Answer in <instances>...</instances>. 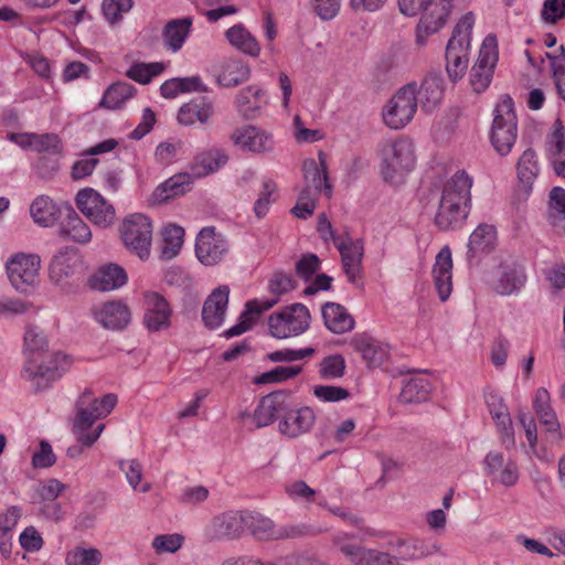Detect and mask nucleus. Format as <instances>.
I'll list each match as a JSON object with an SVG mask.
<instances>
[{
  "instance_id": "obj_38",
  "label": "nucleus",
  "mask_w": 565,
  "mask_h": 565,
  "mask_svg": "<svg viewBox=\"0 0 565 565\" xmlns=\"http://www.w3.org/2000/svg\"><path fill=\"white\" fill-rule=\"evenodd\" d=\"M212 115V103L205 98H195L180 107L178 122L183 126H193L196 122L205 125Z\"/></svg>"
},
{
  "instance_id": "obj_46",
  "label": "nucleus",
  "mask_w": 565,
  "mask_h": 565,
  "mask_svg": "<svg viewBox=\"0 0 565 565\" xmlns=\"http://www.w3.org/2000/svg\"><path fill=\"white\" fill-rule=\"evenodd\" d=\"M246 529L257 540L277 541L278 525L271 519L260 513H247Z\"/></svg>"
},
{
  "instance_id": "obj_55",
  "label": "nucleus",
  "mask_w": 565,
  "mask_h": 565,
  "mask_svg": "<svg viewBox=\"0 0 565 565\" xmlns=\"http://www.w3.org/2000/svg\"><path fill=\"white\" fill-rule=\"evenodd\" d=\"M301 366L292 365V366H277L268 372L260 374L256 383L258 384H268V383H280L286 380L292 379L297 376L301 372Z\"/></svg>"
},
{
  "instance_id": "obj_41",
  "label": "nucleus",
  "mask_w": 565,
  "mask_h": 565,
  "mask_svg": "<svg viewBox=\"0 0 565 565\" xmlns=\"http://www.w3.org/2000/svg\"><path fill=\"white\" fill-rule=\"evenodd\" d=\"M227 162V157L218 150L206 151L198 154L190 168V175L194 178H203L223 167Z\"/></svg>"
},
{
  "instance_id": "obj_45",
  "label": "nucleus",
  "mask_w": 565,
  "mask_h": 565,
  "mask_svg": "<svg viewBox=\"0 0 565 565\" xmlns=\"http://www.w3.org/2000/svg\"><path fill=\"white\" fill-rule=\"evenodd\" d=\"M250 75L249 66L241 60H228L217 76V82L224 87H235L247 81Z\"/></svg>"
},
{
  "instance_id": "obj_18",
  "label": "nucleus",
  "mask_w": 565,
  "mask_h": 565,
  "mask_svg": "<svg viewBox=\"0 0 565 565\" xmlns=\"http://www.w3.org/2000/svg\"><path fill=\"white\" fill-rule=\"evenodd\" d=\"M533 409L545 431L550 434L552 443H561L565 439V429L563 430L557 419L556 413L551 406V396L546 388L540 387L535 392L533 399Z\"/></svg>"
},
{
  "instance_id": "obj_9",
  "label": "nucleus",
  "mask_w": 565,
  "mask_h": 565,
  "mask_svg": "<svg viewBox=\"0 0 565 565\" xmlns=\"http://www.w3.org/2000/svg\"><path fill=\"white\" fill-rule=\"evenodd\" d=\"M41 259L36 254L17 253L6 264L10 282L15 290L25 292L39 277Z\"/></svg>"
},
{
  "instance_id": "obj_52",
  "label": "nucleus",
  "mask_w": 565,
  "mask_h": 565,
  "mask_svg": "<svg viewBox=\"0 0 565 565\" xmlns=\"http://www.w3.org/2000/svg\"><path fill=\"white\" fill-rule=\"evenodd\" d=\"M546 153L551 160L556 158H563L565 156V129L561 120H555L553 125V131L547 136L546 139Z\"/></svg>"
},
{
  "instance_id": "obj_10",
  "label": "nucleus",
  "mask_w": 565,
  "mask_h": 565,
  "mask_svg": "<svg viewBox=\"0 0 565 565\" xmlns=\"http://www.w3.org/2000/svg\"><path fill=\"white\" fill-rule=\"evenodd\" d=\"M452 9V0H426L416 28V42L425 45L429 35L438 32L447 22Z\"/></svg>"
},
{
  "instance_id": "obj_39",
  "label": "nucleus",
  "mask_w": 565,
  "mask_h": 565,
  "mask_svg": "<svg viewBox=\"0 0 565 565\" xmlns=\"http://www.w3.org/2000/svg\"><path fill=\"white\" fill-rule=\"evenodd\" d=\"M192 178L189 173H179L160 183L152 193L156 203H164L173 198L185 194L192 185Z\"/></svg>"
},
{
  "instance_id": "obj_59",
  "label": "nucleus",
  "mask_w": 565,
  "mask_h": 565,
  "mask_svg": "<svg viewBox=\"0 0 565 565\" xmlns=\"http://www.w3.org/2000/svg\"><path fill=\"white\" fill-rule=\"evenodd\" d=\"M33 150L40 153L47 152L52 154H60L62 151L61 140L54 134H33Z\"/></svg>"
},
{
  "instance_id": "obj_53",
  "label": "nucleus",
  "mask_w": 565,
  "mask_h": 565,
  "mask_svg": "<svg viewBox=\"0 0 565 565\" xmlns=\"http://www.w3.org/2000/svg\"><path fill=\"white\" fill-rule=\"evenodd\" d=\"M498 62V42L492 34L486 36L479 51L476 66L493 71Z\"/></svg>"
},
{
  "instance_id": "obj_24",
  "label": "nucleus",
  "mask_w": 565,
  "mask_h": 565,
  "mask_svg": "<svg viewBox=\"0 0 565 565\" xmlns=\"http://www.w3.org/2000/svg\"><path fill=\"white\" fill-rule=\"evenodd\" d=\"M94 318L105 329L118 331L130 323L131 312L125 302L109 301L94 311Z\"/></svg>"
},
{
  "instance_id": "obj_21",
  "label": "nucleus",
  "mask_w": 565,
  "mask_h": 565,
  "mask_svg": "<svg viewBox=\"0 0 565 565\" xmlns=\"http://www.w3.org/2000/svg\"><path fill=\"white\" fill-rule=\"evenodd\" d=\"M486 402L489 412L494 419L498 430L500 433L501 444L505 449L515 447L514 429L507 405L503 403L502 397L497 394L490 393L486 396Z\"/></svg>"
},
{
  "instance_id": "obj_33",
  "label": "nucleus",
  "mask_w": 565,
  "mask_h": 565,
  "mask_svg": "<svg viewBox=\"0 0 565 565\" xmlns=\"http://www.w3.org/2000/svg\"><path fill=\"white\" fill-rule=\"evenodd\" d=\"M192 24L191 17L168 21L162 29L163 46L172 53L179 52L191 33Z\"/></svg>"
},
{
  "instance_id": "obj_7",
  "label": "nucleus",
  "mask_w": 565,
  "mask_h": 565,
  "mask_svg": "<svg viewBox=\"0 0 565 565\" xmlns=\"http://www.w3.org/2000/svg\"><path fill=\"white\" fill-rule=\"evenodd\" d=\"M311 316L302 303H292L268 318L269 332L274 338L297 337L308 330Z\"/></svg>"
},
{
  "instance_id": "obj_60",
  "label": "nucleus",
  "mask_w": 565,
  "mask_h": 565,
  "mask_svg": "<svg viewBox=\"0 0 565 565\" xmlns=\"http://www.w3.org/2000/svg\"><path fill=\"white\" fill-rule=\"evenodd\" d=\"M320 268V259L316 254H305L296 263V275L305 281H308Z\"/></svg>"
},
{
  "instance_id": "obj_64",
  "label": "nucleus",
  "mask_w": 565,
  "mask_h": 565,
  "mask_svg": "<svg viewBox=\"0 0 565 565\" xmlns=\"http://www.w3.org/2000/svg\"><path fill=\"white\" fill-rule=\"evenodd\" d=\"M541 15L545 22L550 23L565 18V0H545Z\"/></svg>"
},
{
  "instance_id": "obj_35",
  "label": "nucleus",
  "mask_w": 565,
  "mask_h": 565,
  "mask_svg": "<svg viewBox=\"0 0 565 565\" xmlns=\"http://www.w3.org/2000/svg\"><path fill=\"white\" fill-rule=\"evenodd\" d=\"M321 313L326 328L334 334L349 332L355 326L353 317L339 303L327 302L322 306Z\"/></svg>"
},
{
  "instance_id": "obj_42",
  "label": "nucleus",
  "mask_w": 565,
  "mask_h": 565,
  "mask_svg": "<svg viewBox=\"0 0 565 565\" xmlns=\"http://www.w3.org/2000/svg\"><path fill=\"white\" fill-rule=\"evenodd\" d=\"M226 39L232 46L238 51L252 56L257 57L260 53V45L256 38L242 24H236L230 28L226 33Z\"/></svg>"
},
{
  "instance_id": "obj_25",
  "label": "nucleus",
  "mask_w": 565,
  "mask_h": 565,
  "mask_svg": "<svg viewBox=\"0 0 565 565\" xmlns=\"http://www.w3.org/2000/svg\"><path fill=\"white\" fill-rule=\"evenodd\" d=\"M82 262L77 250L72 247H64L57 252L50 264V278L55 284L73 277L81 269Z\"/></svg>"
},
{
  "instance_id": "obj_50",
  "label": "nucleus",
  "mask_w": 565,
  "mask_h": 565,
  "mask_svg": "<svg viewBox=\"0 0 565 565\" xmlns=\"http://www.w3.org/2000/svg\"><path fill=\"white\" fill-rule=\"evenodd\" d=\"M326 530L307 523L278 525V540H294L316 536Z\"/></svg>"
},
{
  "instance_id": "obj_31",
  "label": "nucleus",
  "mask_w": 565,
  "mask_h": 565,
  "mask_svg": "<svg viewBox=\"0 0 565 565\" xmlns=\"http://www.w3.org/2000/svg\"><path fill=\"white\" fill-rule=\"evenodd\" d=\"M351 345L361 353L370 366H380L388 354L387 347L367 333H356L351 340Z\"/></svg>"
},
{
  "instance_id": "obj_14",
  "label": "nucleus",
  "mask_w": 565,
  "mask_h": 565,
  "mask_svg": "<svg viewBox=\"0 0 565 565\" xmlns=\"http://www.w3.org/2000/svg\"><path fill=\"white\" fill-rule=\"evenodd\" d=\"M143 326L149 332H160L171 327L172 308L168 300L156 291L143 292Z\"/></svg>"
},
{
  "instance_id": "obj_32",
  "label": "nucleus",
  "mask_w": 565,
  "mask_h": 565,
  "mask_svg": "<svg viewBox=\"0 0 565 565\" xmlns=\"http://www.w3.org/2000/svg\"><path fill=\"white\" fill-rule=\"evenodd\" d=\"M285 411L286 397L280 393H273L260 399L252 415V420L257 428L266 427Z\"/></svg>"
},
{
  "instance_id": "obj_20",
  "label": "nucleus",
  "mask_w": 565,
  "mask_h": 565,
  "mask_svg": "<svg viewBox=\"0 0 565 565\" xmlns=\"http://www.w3.org/2000/svg\"><path fill=\"white\" fill-rule=\"evenodd\" d=\"M230 297V288L222 285L215 288L204 301L202 321L211 330L220 328L225 319Z\"/></svg>"
},
{
  "instance_id": "obj_22",
  "label": "nucleus",
  "mask_w": 565,
  "mask_h": 565,
  "mask_svg": "<svg viewBox=\"0 0 565 565\" xmlns=\"http://www.w3.org/2000/svg\"><path fill=\"white\" fill-rule=\"evenodd\" d=\"M316 422V414L310 407H300L284 412L279 422V430L289 438L308 433Z\"/></svg>"
},
{
  "instance_id": "obj_56",
  "label": "nucleus",
  "mask_w": 565,
  "mask_h": 565,
  "mask_svg": "<svg viewBox=\"0 0 565 565\" xmlns=\"http://www.w3.org/2000/svg\"><path fill=\"white\" fill-rule=\"evenodd\" d=\"M132 6V0H104L102 10L105 19L114 24L121 19L124 13L130 11Z\"/></svg>"
},
{
  "instance_id": "obj_30",
  "label": "nucleus",
  "mask_w": 565,
  "mask_h": 565,
  "mask_svg": "<svg viewBox=\"0 0 565 565\" xmlns=\"http://www.w3.org/2000/svg\"><path fill=\"white\" fill-rule=\"evenodd\" d=\"M525 281L526 275L523 266L516 263H503L499 267L494 290L502 296H508L520 290Z\"/></svg>"
},
{
  "instance_id": "obj_5",
  "label": "nucleus",
  "mask_w": 565,
  "mask_h": 565,
  "mask_svg": "<svg viewBox=\"0 0 565 565\" xmlns=\"http://www.w3.org/2000/svg\"><path fill=\"white\" fill-rule=\"evenodd\" d=\"M490 140L501 156H507L518 137V119L511 96L503 95L494 108Z\"/></svg>"
},
{
  "instance_id": "obj_6",
  "label": "nucleus",
  "mask_w": 565,
  "mask_h": 565,
  "mask_svg": "<svg viewBox=\"0 0 565 565\" xmlns=\"http://www.w3.org/2000/svg\"><path fill=\"white\" fill-rule=\"evenodd\" d=\"M417 106V86L415 83L406 84L384 106L383 120L392 129L404 128L414 118Z\"/></svg>"
},
{
  "instance_id": "obj_51",
  "label": "nucleus",
  "mask_w": 565,
  "mask_h": 565,
  "mask_svg": "<svg viewBox=\"0 0 565 565\" xmlns=\"http://www.w3.org/2000/svg\"><path fill=\"white\" fill-rule=\"evenodd\" d=\"M518 178L524 184H531L539 172L536 153L533 149H526L516 164Z\"/></svg>"
},
{
  "instance_id": "obj_11",
  "label": "nucleus",
  "mask_w": 565,
  "mask_h": 565,
  "mask_svg": "<svg viewBox=\"0 0 565 565\" xmlns=\"http://www.w3.org/2000/svg\"><path fill=\"white\" fill-rule=\"evenodd\" d=\"M71 360L67 355L57 352L52 359L38 366L32 365L29 360L22 371V377L30 381L35 390L42 391L47 388L53 382L58 380L62 374L70 367Z\"/></svg>"
},
{
  "instance_id": "obj_13",
  "label": "nucleus",
  "mask_w": 565,
  "mask_h": 565,
  "mask_svg": "<svg viewBox=\"0 0 565 565\" xmlns=\"http://www.w3.org/2000/svg\"><path fill=\"white\" fill-rule=\"evenodd\" d=\"M230 250L227 239L214 227L202 228L195 242V255L205 266H214L221 263Z\"/></svg>"
},
{
  "instance_id": "obj_61",
  "label": "nucleus",
  "mask_w": 565,
  "mask_h": 565,
  "mask_svg": "<svg viewBox=\"0 0 565 565\" xmlns=\"http://www.w3.org/2000/svg\"><path fill=\"white\" fill-rule=\"evenodd\" d=\"M315 353L313 348H303L299 350L282 349L270 352L267 354V359L274 363L279 362H294L311 356Z\"/></svg>"
},
{
  "instance_id": "obj_34",
  "label": "nucleus",
  "mask_w": 565,
  "mask_h": 565,
  "mask_svg": "<svg viewBox=\"0 0 565 565\" xmlns=\"http://www.w3.org/2000/svg\"><path fill=\"white\" fill-rule=\"evenodd\" d=\"M444 97V78L440 74L430 73L422 82L417 88V104L422 109L429 113L434 110Z\"/></svg>"
},
{
  "instance_id": "obj_26",
  "label": "nucleus",
  "mask_w": 565,
  "mask_h": 565,
  "mask_svg": "<svg viewBox=\"0 0 565 565\" xmlns=\"http://www.w3.org/2000/svg\"><path fill=\"white\" fill-rule=\"evenodd\" d=\"M247 514L237 511H228L215 516L210 525L213 539H236L246 527Z\"/></svg>"
},
{
  "instance_id": "obj_8",
  "label": "nucleus",
  "mask_w": 565,
  "mask_h": 565,
  "mask_svg": "<svg viewBox=\"0 0 565 565\" xmlns=\"http://www.w3.org/2000/svg\"><path fill=\"white\" fill-rule=\"evenodd\" d=\"M120 237L125 246L141 259L150 255L152 241V223L143 214L135 213L124 218L119 226Z\"/></svg>"
},
{
  "instance_id": "obj_47",
  "label": "nucleus",
  "mask_w": 565,
  "mask_h": 565,
  "mask_svg": "<svg viewBox=\"0 0 565 565\" xmlns=\"http://www.w3.org/2000/svg\"><path fill=\"white\" fill-rule=\"evenodd\" d=\"M397 545L401 548V558L404 561L425 558L433 554L440 553V545L436 543H428L420 539L399 541Z\"/></svg>"
},
{
  "instance_id": "obj_27",
  "label": "nucleus",
  "mask_w": 565,
  "mask_h": 565,
  "mask_svg": "<svg viewBox=\"0 0 565 565\" xmlns=\"http://www.w3.org/2000/svg\"><path fill=\"white\" fill-rule=\"evenodd\" d=\"M127 282V274L117 264H108L99 267L88 279V285L97 291H111L122 287Z\"/></svg>"
},
{
  "instance_id": "obj_57",
  "label": "nucleus",
  "mask_w": 565,
  "mask_h": 565,
  "mask_svg": "<svg viewBox=\"0 0 565 565\" xmlns=\"http://www.w3.org/2000/svg\"><path fill=\"white\" fill-rule=\"evenodd\" d=\"M184 537L181 534H160L154 536L151 546L158 553H175L183 544Z\"/></svg>"
},
{
  "instance_id": "obj_40",
  "label": "nucleus",
  "mask_w": 565,
  "mask_h": 565,
  "mask_svg": "<svg viewBox=\"0 0 565 565\" xmlns=\"http://www.w3.org/2000/svg\"><path fill=\"white\" fill-rule=\"evenodd\" d=\"M430 392L431 384L429 380L422 374H417L404 381L399 401L405 404L423 403L428 399Z\"/></svg>"
},
{
  "instance_id": "obj_23",
  "label": "nucleus",
  "mask_w": 565,
  "mask_h": 565,
  "mask_svg": "<svg viewBox=\"0 0 565 565\" xmlns=\"http://www.w3.org/2000/svg\"><path fill=\"white\" fill-rule=\"evenodd\" d=\"M433 278L439 299L446 301L452 291V258L448 246H444L436 256Z\"/></svg>"
},
{
  "instance_id": "obj_17",
  "label": "nucleus",
  "mask_w": 565,
  "mask_h": 565,
  "mask_svg": "<svg viewBox=\"0 0 565 565\" xmlns=\"http://www.w3.org/2000/svg\"><path fill=\"white\" fill-rule=\"evenodd\" d=\"M318 162L315 159H307L303 161L302 171L305 188L302 191H308L316 195L323 191L326 196L330 199L332 196V185L329 182L326 153L320 151L318 153Z\"/></svg>"
},
{
  "instance_id": "obj_63",
  "label": "nucleus",
  "mask_w": 565,
  "mask_h": 565,
  "mask_svg": "<svg viewBox=\"0 0 565 565\" xmlns=\"http://www.w3.org/2000/svg\"><path fill=\"white\" fill-rule=\"evenodd\" d=\"M345 362L342 355L334 354L326 358L321 363L320 373L326 379H335L343 375Z\"/></svg>"
},
{
  "instance_id": "obj_29",
  "label": "nucleus",
  "mask_w": 565,
  "mask_h": 565,
  "mask_svg": "<svg viewBox=\"0 0 565 565\" xmlns=\"http://www.w3.org/2000/svg\"><path fill=\"white\" fill-rule=\"evenodd\" d=\"M64 218L60 224L61 236L73 242L84 244L92 239L89 226L78 216L73 206L63 203Z\"/></svg>"
},
{
  "instance_id": "obj_36",
  "label": "nucleus",
  "mask_w": 565,
  "mask_h": 565,
  "mask_svg": "<svg viewBox=\"0 0 565 565\" xmlns=\"http://www.w3.org/2000/svg\"><path fill=\"white\" fill-rule=\"evenodd\" d=\"M64 214L63 203L57 205L50 196L39 195L30 205V215L34 223L49 227Z\"/></svg>"
},
{
  "instance_id": "obj_15",
  "label": "nucleus",
  "mask_w": 565,
  "mask_h": 565,
  "mask_svg": "<svg viewBox=\"0 0 565 565\" xmlns=\"http://www.w3.org/2000/svg\"><path fill=\"white\" fill-rule=\"evenodd\" d=\"M335 247L341 255L343 270L348 280L358 285L362 275V260L364 257V244L360 238H352L348 234L340 235L335 239Z\"/></svg>"
},
{
  "instance_id": "obj_54",
  "label": "nucleus",
  "mask_w": 565,
  "mask_h": 565,
  "mask_svg": "<svg viewBox=\"0 0 565 565\" xmlns=\"http://www.w3.org/2000/svg\"><path fill=\"white\" fill-rule=\"evenodd\" d=\"M102 553L97 548L76 547L66 555L67 565H99Z\"/></svg>"
},
{
  "instance_id": "obj_48",
  "label": "nucleus",
  "mask_w": 565,
  "mask_h": 565,
  "mask_svg": "<svg viewBox=\"0 0 565 565\" xmlns=\"http://www.w3.org/2000/svg\"><path fill=\"white\" fill-rule=\"evenodd\" d=\"M161 235V258L167 260L174 258L183 245L184 230L171 224L163 227Z\"/></svg>"
},
{
  "instance_id": "obj_1",
  "label": "nucleus",
  "mask_w": 565,
  "mask_h": 565,
  "mask_svg": "<svg viewBox=\"0 0 565 565\" xmlns=\"http://www.w3.org/2000/svg\"><path fill=\"white\" fill-rule=\"evenodd\" d=\"M473 179L465 170H458L443 184L435 225L441 231L460 228L471 205Z\"/></svg>"
},
{
  "instance_id": "obj_2",
  "label": "nucleus",
  "mask_w": 565,
  "mask_h": 565,
  "mask_svg": "<svg viewBox=\"0 0 565 565\" xmlns=\"http://www.w3.org/2000/svg\"><path fill=\"white\" fill-rule=\"evenodd\" d=\"M380 156L381 174L385 182L394 185L404 182L416 162L414 143L407 137L384 142Z\"/></svg>"
},
{
  "instance_id": "obj_3",
  "label": "nucleus",
  "mask_w": 565,
  "mask_h": 565,
  "mask_svg": "<svg viewBox=\"0 0 565 565\" xmlns=\"http://www.w3.org/2000/svg\"><path fill=\"white\" fill-rule=\"evenodd\" d=\"M117 401V395L111 393L106 394L103 396L104 405H102L100 408H95V406H88L89 390L83 392L76 403V417L73 427L79 444H83L85 447H90L96 443L105 429V424H99L94 431H88V429L97 419L107 417L116 406Z\"/></svg>"
},
{
  "instance_id": "obj_49",
  "label": "nucleus",
  "mask_w": 565,
  "mask_h": 565,
  "mask_svg": "<svg viewBox=\"0 0 565 565\" xmlns=\"http://www.w3.org/2000/svg\"><path fill=\"white\" fill-rule=\"evenodd\" d=\"M164 70L163 63H135L126 72V76L139 84H148Z\"/></svg>"
},
{
  "instance_id": "obj_28",
  "label": "nucleus",
  "mask_w": 565,
  "mask_h": 565,
  "mask_svg": "<svg viewBox=\"0 0 565 565\" xmlns=\"http://www.w3.org/2000/svg\"><path fill=\"white\" fill-rule=\"evenodd\" d=\"M494 226L480 224L470 235L468 242L467 259L470 264L479 262L481 256L490 253L495 243Z\"/></svg>"
},
{
  "instance_id": "obj_58",
  "label": "nucleus",
  "mask_w": 565,
  "mask_h": 565,
  "mask_svg": "<svg viewBox=\"0 0 565 565\" xmlns=\"http://www.w3.org/2000/svg\"><path fill=\"white\" fill-rule=\"evenodd\" d=\"M47 347V340L41 330L33 326L26 328L24 333V348L26 354L31 355L33 353L43 352Z\"/></svg>"
},
{
  "instance_id": "obj_19",
  "label": "nucleus",
  "mask_w": 565,
  "mask_h": 565,
  "mask_svg": "<svg viewBox=\"0 0 565 565\" xmlns=\"http://www.w3.org/2000/svg\"><path fill=\"white\" fill-rule=\"evenodd\" d=\"M231 139L235 146L250 152L263 153L274 149L271 135L252 125L235 129Z\"/></svg>"
},
{
  "instance_id": "obj_62",
  "label": "nucleus",
  "mask_w": 565,
  "mask_h": 565,
  "mask_svg": "<svg viewBox=\"0 0 565 565\" xmlns=\"http://www.w3.org/2000/svg\"><path fill=\"white\" fill-rule=\"evenodd\" d=\"M269 291L275 296L273 299L279 300V297L296 288V282L291 276L284 273H275L268 285Z\"/></svg>"
},
{
  "instance_id": "obj_43",
  "label": "nucleus",
  "mask_w": 565,
  "mask_h": 565,
  "mask_svg": "<svg viewBox=\"0 0 565 565\" xmlns=\"http://www.w3.org/2000/svg\"><path fill=\"white\" fill-rule=\"evenodd\" d=\"M265 104V92L254 85L243 88L236 96L237 108L247 118L255 117Z\"/></svg>"
},
{
  "instance_id": "obj_12",
  "label": "nucleus",
  "mask_w": 565,
  "mask_h": 565,
  "mask_svg": "<svg viewBox=\"0 0 565 565\" xmlns=\"http://www.w3.org/2000/svg\"><path fill=\"white\" fill-rule=\"evenodd\" d=\"M77 209L95 225L107 227L115 221V209L94 189H83L76 194Z\"/></svg>"
},
{
  "instance_id": "obj_44",
  "label": "nucleus",
  "mask_w": 565,
  "mask_h": 565,
  "mask_svg": "<svg viewBox=\"0 0 565 565\" xmlns=\"http://www.w3.org/2000/svg\"><path fill=\"white\" fill-rule=\"evenodd\" d=\"M136 87L127 82H117L111 84L105 90L99 106L107 109H118L128 99L132 98Z\"/></svg>"
},
{
  "instance_id": "obj_37",
  "label": "nucleus",
  "mask_w": 565,
  "mask_h": 565,
  "mask_svg": "<svg viewBox=\"0 0 565 565\" xmlns=\"http://www.w3.org/2000/svg\"><path fill=\"white\" fill-rule=\"evenodd\" d=\"M277 303V299H254L246 302L245 310L242 312L238 322L224 332V337L230 339L241 335L252 328L254 319L252 316H258L270 309Z\"/></svg>"
},
{
  "instance_id": "obj_16",
  "label": "nucleus",
  "mask_w": 565,
  "mask_h": 565,
  "mask_svg": "<svg viewBox=\"0 0 565 565\" xmlns=\"http://www.w3.org/2000/svg\"><path fill=\"white\" fill-rule=\"evenodd\" d=\"M483 472L492 482L507 488L515 486L519 481V468L514 460L507 458L501 451H489L482 461Z\"/></svg>"
},
{
  "instance_id": "obj_4",
  "label": "nucleus",
  "mask_w": 565,
  "mask_h": 565,
  "mask_svg": "<svg viewBox=\"0 0 565 565\" xmlns=\"http://www.w3.org/2000/svg\"><path fill=\"white\" fill-rule=\"evenodd\" d=\"M475 17L466 13L456 24L446 46V70L448 76L456 82L461 78L468 67V55Z\"/></svg>"
}]
</instances>
